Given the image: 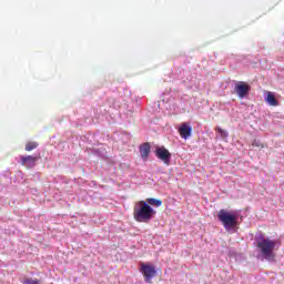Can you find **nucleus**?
<instances>
[{
  "label": "nucleus",
  "instance_id": "nucleus-6",
  "mask_svg": "<svg viewBox=\"0 0 284 284\" xmlns=\"http://www.w3.org/2000/svg\"><path fill=\"white\" fill-rule=\"evenodd\" d=\"M250 90H252V88L246 82H239L234 88V91L240 99H245V97L250 94Z\"/></svg>",
  "mask_w": 284,
  "mask_h": 284
},
{
  "label": "nucleus",
  "instance_id": "nucleus-14",
  "mask_svg": "<svg viewBox=\"0 0 284 284\" xmlns=\"http://www.w3.org/2000/svg\"><path fill=\"white\" fill-rule=\"evenodd\" d=\"M253 148H265L263 143H261V140H254L252 143Z\"/></svg>",
  "mask_w": 284,
  "mask_h": 284
},
{
  "label": "nucleus",
  "instance_id": "nucleus-1",
  "mask_svg": "<svg viewBox=\"0 0 284 284\" xmlns=\"http://www.w3.org/2000/svg\"><path fill=\"white\" fill-rule=\"evenodd\" d=\"M156 216V212L145 201L135 203L133 207V219L138 223H150Z\"/></svg>",
  "mask_w": 284,
  "mask_h": 284
},
{
  "label": "nucleus",
  "instance_id": "nucleus-10",
  "mask_svg": "<svg viewBox=\"0 0 284 284\" xmlns=\"http://www.w3.org/2000/svg\"><path fill=\"white\" fill-rule=\"evenodd\" d=\"M265 101L266 103H268V105H272L273 108H276V105H278V100H276V97H274L272 92H267Z\"/></svg>",
  "mask_w": 284,
  "mask_h": 284
},
{
  "label": "nucleus",
  "instance_id": "nucleus-9",
  "mask_svg": "<svg viewBox=\"0 0 284 284\" xmlns=\"http://www.w3.org/2000/svg\"><path fill=\"white\" fill-rule=\"evenodd\" d=\"M151 150H152V146L150 145L149 142H145L142 145H140V154L143 161H148V159H150Z\"/></svg>",
  "mask_w": 284,
  "mask_h": 284
},
{
  "label": "nucleus",
  "instance_id": "nucleus-11",
  "mask_svg": "<svg viewBox=\"0 0 284 284\" xmlns=\"http://www.w3.org/2000/svg\"><path fill=\"white\" fill-rule=\"evenodd\" d=\"M144 203L149 204L150 206L153 205V207H161L163 205V201L156 200L154 197H149Z\"/></svg>",
  "mask_w": 284,
  "mask_h": 284
},
{
  "label": "nucleus",
  "instance_id": "nucleus-7",
  "mask_svg": "<svg viewBox=\"0 0 284 284\" xmlns=\"http://www.w3.org/2000/svg\"><path fill=\"white\" fill-rule=\"evenodd\" d=\"M41 159V155L33 156V155H22L20 156L21 165L27 168L28 170H32L34 165H37V161Z\"/></svg>",
  "mask_w": 284,
  "mask_h": 284
},
{
  "label": "nucleus",
  "instance_id": "nucleus-3",
  "mask_svg": "<svg viewBox=\"0 0 284 284\" xmlns=\"http://www.w3.org/2000/svg\"><path fill=\"white\" fill-rule=\"evenodd\" d=\"M217 221H221L225 230H234L239 225V216L234 212L222 209L217 213Z\"/></svg>",
  "mask_w": 284,
  "mask_h": 284
},
{
  "label": "nucleus",
  "instance_id": "nucleus-12",
  "mask_svg": "<svg viewBox=\"0 0 284 284\" xmlns=\"http://www.w3.org/2000/svg\"><path fill=\"white\" fill-rule=\"evenodd\" d=\"M37 148H39V143L27 142L24 150H26V152H32V150H37Z\"/></svg>",
  "mask_w": 284,
  "mask_h": 284
},
{
  "label": "nucleus",
  "instance_id": "nucleus-13",
  "mask_svg": "<svg viewBox=\"0 0 284 284\" xmlns=\"http://www.w3.org/2000/svg\"><path fill=\"white\" fill-rule=\"evenodd\" d=\"M215 132H219V134L221 135L222 139H227V136H229L227 131L221 129V126H216Z\"/></svg>",
  "mask_w": 284,
  "mask_h": 284
},
{
  "label": "nucleus",
  "instance_id": "nucleus-5",
  "mask_svg": "<svg viewBox=\"0 0 284 284\" xmlns=\"http://www.w3.org/2000/svg\"><path fill=\"white\" fill-rule=\"evenodd\" d=\"M155 156L164 163V165H170L172 161V153L165 146H160L155 149Z\"/></svg>",
  "mask_w": 284,
  "mask_h": 284
},
{
  "label": "nucleus",
  "instance_id": "nucleus-8",
  "mask_svg": "<svg viewBox=\"0 0 284 284\" xmlns=\"http://www.w3.org/2000/svg\"><path fill=\"white\" fill-rule=\"evenodd\" d=\"M178 132L181 139H190L192 136V125H190L187 122H183L180 124Z\"/></svg>",
  "mask_w": 284,
  "mask_h": 284
},
{
  "label": "nucleus",
  "instance_id": "nucleus-2",
  "mask_svg": "<svg viewBox=\"0 0 284 284\" xmlns=\"http://www.w3.org/2000/svg\"><path fill=\"white\" fill-rule=\"evenodd\" d=\"M276 241L270 237H262L257 242V247L266 261H274V250L276 248Z\"/></svg>",
  "mask_w": 284,
  "mask_h": 284
},
{
  "label": "nucleus",
  "instance_id": "nucleus-4",
  "mask_svg": "<svg viewBox=\"0 0 284 284\" xmlns=\"http://www.w3.org/2000/svg\"><path fill=\"white\" fill-rule=\"evenodd\" d=\"M141 274L144 276L146 283H152V278L156 276V267L153 265L141 264Z\"/></svg>",
  "mask_w": 284,
  "mask_h": 284
},
{
  "label": "nucleus",
  "instance_id": "nucleus-15",
  "mask_svg": "<svg viewBox=\"0 0 284 284\" xmlns=\"http://www.w3.org/2000/svg\"><path fill=\"white\" fill-rule=\"evenodd\" d=\"M23 284H40L39 280H32V278H27L23 281Z\"/></svg>",
  "mask_w": 284,
  "mask_h": 284
}]
</instances>
